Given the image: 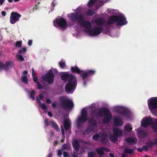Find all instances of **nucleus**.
Here are the masks:
<instances>
[{"label": "nucleus", "instance_id": "nucleus-1", "mask_svg": "<svg viewBox=\"0 0 157 157\" xmlns=\"http://www.w3.org/2000/svg\"><path fill=\"white\" fill-rule=\"evenodd\" d=\"M70 21L72 22L78 21L81 26L86 29H89L91 27V24L89 21L84 19V17L82 14L79 15L78 12L69 13L67 15Z\"/></svg>", "mask_w": 157, "mask_h": 157}, {"label": "nucleus", "instance_id": "nucleus-2", "mask_svg": "<svg viewBox=\"0 0 157 157\" xmlns=\"http://www.w3.org/2000/svg\"><path fill=\"white\" fill-rule=\"evenodd\" d=\"M60 107L65 110H71L74 107L72 101L65 96H61L59 98V103Z\"/></svg>", "mask_w": 157, "mask_h": 157}, {"label": "nucleus", "instance_id": "nucleus-3", "mask_svg": "<svg viewBox=\"0 0 157 157\" xmlns=\"http://www.w3.org/2000/svg\"><path fill=\"white\" fill-rule=\"evenodd\" d=\"M116 23L118 26H122L127 24L128 22L125 17L123 15L111 16L108 20V24L112 25Z\"/></svg>", "mask_w": 157, "mask_h": 157}, {"label": "nucleus", "instance_id": "nucleus-4", "mask_svg": "<svg viewBox=\"0 0 157 157\" xmlns=\"http://www.w3.org/2000/svg\"><path fill=\"white\" fill-rule=\"evenodd\" d=\"M141 125L144 127H147L151 125L153 131L155 132H157V119L153 121L151 117H146L144 120H142Z\"/></svg>", "mask_w": 157, "mask_h": 157}, {"label": "nucleus", "instance_id": "nucleus-5", "mask_svg": "<svg viewBox=\"0 0 157 157\" xmlns=\"http://www.w3.org/2000/svg\"><path fill=\"white\" fill-rule=\"evenodd\" d=\"M149 109L152 113H157V98H151L147 101Z\"/></svg>", "mask_w": 157, "mask_h": 157}, {"label": "nucleus", "instance_id": "nucleus-6", "mask_svg": "<svg viewBox=\"0 0 157 157\" xmlns=\"http://www.w3.org/2000/svg\"><path fill=\"white\" fill-rule=\"evenodd\" d=\"M77 84V79H74L72 81L68 82L65 86L66 92L68 94L72 93L75 89Z\"/></svg>", "mask_w": 157, "mask_h": 157}, {"label": "nucleus", "instance_id": "nucleus-7", "mask_svg": "<svg viewBox=\"0 0 157 157\" xmlns=\"http://www.w3.org/2000/svg\"><path fill=\"white\" fill-rule=\"evenodd\" d=\"M88 113L86 109H82L81 113V116L78 118L77 121V125L79 127L81 123L86 122L88 120Z\"/></svg>", "mask_w": 157, "mask_h": 157}, {"label": "nucleus", "instance_id": "nucleus-8", "mask_svg": "<svg viewBox=\"0 0 157 157\" xmlns=\"http://www.w3.org/2000/svg\"><path fill=\"white\" fill-rule=\"evenodd\" d=\"M14 66V63L11 60L6 61L5 64L0 61V71L3 69L5 71H7L9 70L10 68H12Z\"/></svg>", "mask_w": 157, "mask_h": 157}, {"label": "nucleus", "instance_id": "nucleus-9", "mask_svg": "<svg viewBox=\"0 0 157 157\" xmlns=\"http://www.w3.org/2000/svg\"><path fill=\"white\" fill-rule=\"evenodd\" d=\"M107 110V108L105 107L94 109L92 111L91 115L94 117H102L103 116V113L106 112Z\"/></svg>", "mask_w": 157, "mask_h": 157}, {"label": "nucleus", "instance_id": "nucleus-10", "mask_svg": "<svg viewBox=\"0 0 157 157\" xmlns=\"http://www.w3.org/2000/svg\"><path fill=\"white\" fill-rule=\"evenodd\" d=\"M61 79L65 82H70L74 80V79H77L76 77L72 74H69L68 72H64L61 74Z\"/></svg>", "mask_w": 157, "mask_h": 157}, {"label": "nucleus", "instance_id": "nucleus-11", "mask_svg": "<svg viewBox=\"0 0 157 157\" xmlns=\"http://www.w3.org/2000/svg\"><path fill=\"white\" fill-rule=\"evenodd\" d=\"M21 17V15L17 12L14 11L11 13L10 17V22L11 24H14L19 21V19Z\"/></svg>", "mask_w": 157, "mask_h": 157}, {"label": "nucleus", "instance_id": "nucleus-12", "mask_svg": "<svg viewBox=\"0 0 157 157\" xmlns=\"http://www.w3.org/2000/svg\"><path fill=\"white\" fill-rule=\"evenodd\" d=\"M102 27H94L88 30V33L90 36H95L100 34L102 30Z\"/></svg>", "mask_w": 157, "mask_h": 157}, {"label": "nucleus", "instance_id": "nucleus-13", "mask_svg": "<svg viewBox=\"0 0 157 157\" xmlns=\"http://www.w3.org/2000/svg\"><path fill=\"white\" fill-rule=\"evenodd\" d=\"M97 4L96 9H97L99 6L103 5L102 0H90L87 4L89 8H91L95 4Z\"/></svg>", "mask_w": 157, "mask_h": 157}, {"label": "nucleus", "instance_id": "nucleus-14", "mask_svg": "<svg viewBox=\"0 0 157 157\" xmlns=\"http://www.w3.org/2000/svg\"><path fill=\"white\" fill-rule=\"evenodd\" d=\"M104 115L103 119V122L104 124H107L111 120L112 117V115L110 111L107 109V110L106 112L103 113V115Z\"/></svg>", "mask_w": 157, "mask_h": 157}, {"label": "nucleus", "instance_id": "nucleus-15", "mask_svg": "<svg viewBox=\"0 0 157 157\" xmlns=\"http://www.w3.org/2000/svg\"><path fill=\"white\" fill-rule=\"evenodd\" d=\"M82 74H80V76L82 77L83 81L84 86L86 85V82L85 81V79L90 75H92L95 74V71L93 70H88L86 72H84Z\"/></svg>", "mask_w": 157, "mask_h": 157}, {"label": "nucleus", "instance_id": "nucleus-16", "mask_svg": "<svg viewBox=\"0 0 157 157\" xmlns=\"http://www.w3.org/2000/svg\"><path fill=\"white\" fill-rule=\"evenodd\" d=\"M57 25L61 28L66 27L67 22L63 18L60 17V18L57 19L56 20Z\"/></svg>", "mask_w": 157, "mask_h": 157}, {"label": "nucleus", "instance_id": "nucleus-17", "mask_svg": "<svg viewBox=\"0 0 157 157\" xmlns=\"http://www.w3.org/2000/svg\"><path fill=\"white\" fill-rule=\"evenodd\" d=\"M36 101L37 103L39 104V106L42 108L44 112L45 113H47L48 115L49 116V111L47 112L48 108L46 105L44 103L42 104L38 97H37Z\"/></svg>", "mask_w": 157, "mask_h": 157}, {"label": "nucleus", "instance_id": "nucleus-18", "mask_svg": "<svg viewBox=\"0 0 157 157\" xmlns=\"http://www.w3.org/2000/svg\"><path fill=\"white\" fill-rule=\"evenodd\" d=\"M41 79L42 81H41V82L44 84V86L47 87V85L44 84V82L49 84V71H48L47 74L42 76Z\"/></svg>", "mask_w": 157, "mask_h": 157}, {"label": "nucleus", "instance_id": "nucleus-19", "mask_svg": "<svg viewBox=\"0 0 157 157\" xmlns=\"http://www.w3.org/2000/svg\"><path fill=\"white\" fill-rule=\"evenodd\" d=\"M54 74H57L58 71L56 69H50V84H52L53 82L55 76Z\"/></svg>", "mask_w": 157, "mask_h": 157}, {"label": "nucleus", "instance_id": "nucleus-20", "mask_svg": "<svg viewBox=\"0 0 157 157\" xmlns=\"http://www.w3.org/2000/svg\"><path fill=\"white\" fill-rule=\"evenodd\" d=\"M70 71L73 73H76L78 74H82L84 72V71L80 70L77 66H71Z\"/></svg>", "mask_w": 157, "mask_h": 157}, {"label": "nucleus", "instance_id": "nucleus-21", "mask_svg": "<svg viewBox=\"0 0 157 157\" xmlns=\"http://www.w3.org/2000/svg\"><path fill=\"white\" fill-rule=\"evenodd\" d=\"M113 123L116 126H121L123 124V122L121 118L116 117L113 119Z\"/></svg>", "mask_w": 157, "mask_h": 157}, {"label": "nucleus", "instance_id": "nucleus-22", "mask_svg": "<svg viewBox=\"0 0 157 157\" xmlns=\"http://www.w3.org/2000/svg\"><path fill=\"white\" fill-rule=\"evenodd\" d=\"M117 111L123 116H128L129 115V112L126 109L122 108L117 109Z\"/></svg>", "mask_w": 157, "mask_h": 157}, {"label": "nucleus", "instance_id": "nucleus-23", "mask_svg": "<svg viewBox=\"0 0 157 157\" xmlns=\"http://www.w3.org/2000/svg\"><path fill=\"white\" fill-rule=\"evenodd\" d=\"M72 145L74 150L76 152H78L80 149V145L78 140H73Z\"/></svg>", "mask_w": 157, "mask_h": 157}, {"label": "nucleus", "instance_id": "nucleus-24", "mask_svg": "<svg viewBox=\"0 0 157 157\" xmlns=\"http://www.w3.org/2000/svg\"><path fill=\"white\" fill-rule=\"evenodd\" d=\"M113 134L118 137L121 136L123 133V132L121 129L119 128H113Z\"/></svg>", "mask_w": 157, "mask_h": 157}, {"label": "nucleus", "instance_id": "nucleus-25", "mask_svg": "<svg viewBox=\"0 0 157 157\" xmlns=\"http://www.w3.org/2000/svg\"><path fill=\"white\" fill-rule=\"evenodd\" d=\"M109 150V149L104 147H101L100 148H97L96 149V151L100 155H104V152L103 151H104Z\"/></svg>", "mask_w": 157, "mask_h": 157}, {"label": "nucleus", "instance_id": "nucleus-26", "mask_svg": "<svg viewBox=\"0 0 157 157\" xmlns=\"http://www.w3.org/2000/svg\"><path fill=\"white\" fill-rule=\"evenodd\" d=\"M70 126L69 120L67 119H65L63 122V126L65 131L68 130Z\"/></svg>", "mask_w": 157, "mask_h": 157}, {"label": "nucleus", "instance_id": "nucleus-27", "mask_svg": "<svg viewBox=\"0 0 157 157\" xmlns=\"http://www.w3.org/2000/svg\"><path fill=\"white\" fill-rule=\"evenodd\" d=\"M96 24L98 26H101L103 25L105 21L101 18H99L97 19L95 21Z\"/></svg>", "mask_w": 157, "mask_h": 157}, {"label": "nucleus", "instance_id": "nucleus-28", "mask_svg": "<svg viewBox=\"0 0 157 157\" xmlns=\"http://www.w3.org/2000/svg\"><path fill=\"white\" fill-rule=\"evenodd\" d=\"M138 134L141 138H144L147 135V132L144 130H141L138 132Z\"/></svg>", "mask_w": 157, "mask_h": 157}, {"label": "nucleus", "instance_id": "nucleus-29", "mask_svg": "<svg viewBox=\"0 0 157 157\" xmlns=\"http://www.w3.org/2000/svg\"><path fill=\"white\" fill-rule=\"evenodd\" d=\"M88 123L90 125L94 127H95L97 124V121L93 118L90 119L89 120Z\"/></svg>", "mask_w": 157, "mask_h": 157}, {"label": "nucleus", "instance_id": "nucleus-30", "mask_svg": "<svg viewBox=\"0 0 157 157\" xmlns=\"http://www.w3.org/2000/svg\"><path fill=\"white\" fill-rule=\"evenodd\" d=\"M125 141L128 143L131 144L132 143H135L137 141L136 139L133 138L132 137H129L126 138Z\"/></svg>", "mask_w": 157, "mask_h": 157}, {"label": "nucleus", "instance_id": "nucleus-31", "mask_svg": "<svg viewBox=\"0 0 157 157\" xmlns=\"http://www.w3.org/2000/svg\"><path fill=\"white\" fill-rule=\"evenodd\" d=\"M106 134H102L101 137V142L103 144L106 143L108 141V139L105 137Z\"/></svg>", "mask_w": 157, "mask_h": 157}, {"label": "nucleus", "instance_id": "nucleus-32", "mask_svg": "<svg viewBox=\"0 0 157 157\" xmlns=\"http://www.w3.org/2000/svg\"><path fill=\"white\" fill-rule=\"evenodd\" d=\"M136 147H133L132 149L125 148L124 149V152L126 154H128L131 155L134 150H135Z\"/></svg>", "mask_w": 157, "mask_h": 157}, {"label": "nucleus", "instance_id": "nucleus-33", "mask_svg": "<svg viewBox=\"0 0 157 157\" xmlns=\"http://www.w3.org/2000/svg\"><path fill=\"white\" fill-rule=\"evenodd\" d=\"M109 138L112 142L114 143L117 142L118 140V137L113 134L110 136Z\"/></svg>", "mask_w": 157, "mask_h": 157}, {"label": "nucleus", "instance_id": "nucleus-34", "mask_svg": "<svg viewBox=\"0 0 157 157\" xmlns=\"http://www.w3.org/2000/svg\"><path fill=\"white\" fill-rule=\"evenodd\" d=\"M94 128L95 127H93L92 126H90L89 125L86 128L85 131L87 133V134H89L91 132H92L94 130Z\"/></svg>", "mask_w": 157, "mask_h": 157}, {"label": "nucleus", "instance_id": "nucleus-35", "mask_svg": "<svg viewBox=\"0 0 157 157\" xmlns=\"http://www.w3.org/2000/svg\"><path fill=\"white\" fill-rule=\"evenodd\" d=\"M21 81L27 85L28 83L29 79L27 78V76H23L21 78Z\"/></svg>", "mask_w": 157, "mask_h": 157}, {"label": "nucleus", "instance_id": "nucleus-36", "mask_svg": "<svg viewBox=\"0 0 157 157\" xmlns=\"http://www.w3.org/2000/svg\"><path fill=\"white\" fill-rule=\"evenodd\" d=\"M94 11L93 9H89L86 12V15L87 16H91L93 15Z\"/></svg>", "mask_w": 157, "mask_h": 157}, {"label": "nucleus", "instance_id": "nucleus-37", "mask_svg": "<svg viewBox=\"0 0 157 157\" xmlns=\"http://www.w3.org/2000/svg\"><path fill=\"white\" fill-rule=\"evenodd\" d=\"M125 130L128 132H131L132 129V127L129 124H126L124 127Z\"/></svg>", "mask_w": 157, "mask_h": 157}, {"label": "nucleus", "instance_id": "nucleus-38", "mask_svg": "<svg viewBox=\"0 0 157 157\" xmlns=\"http://www.w3.org/2000/svg\"><path fill=\"white\" fill-rule=\"evenodd\" d=\"M27 48L26 47H23L21 48V50L18 52V53L20 54H25L27 51Z\"/></svg>", "mask_w": 157, "mask_h": 157}, {"label": "nucleus", "instance_id": "nucleus-39", "mask_svg": "<svg viewBox=\"0 0 157 157\" xmlns=\"http://www.w3.org/2000/svg\"><path fill=\"white\" fill-rule=\"evenodd\" d=\"M52 125L53 128H54L56 131H58L59 130V127L58 125L54 121L52 122Z\"/></svg>", "mask_w": 157, "mask_h": 157}, {"label": "nucleus", "instance_id": "nucleus-40", "mask_svg": "<svg viewBox=\"0 0 157 157\" xmlns=\"http://www.w3.org/2000/svg\"><path fill=\"white\" fill-rule=\"evenodd\" d=\"M35 94L36 92L33 90H32L30 92V98L33 100H34L35 99L34 95Z\"/></svg>", "mask_w": 157, "mask_h": 157}, {"label": "nucleus", "instance_id": "nucleus-41", "mask_svg": "<svg viewBox=\"0 0 157 157\" xmlns=\"http://www.w3.org/2000/svg\"><path fill=\"white\" fill-rule=\"evenodd\" d=\"M146 144L149 148H151L154 145V143L151 140L147 143Z\"/></svg>", "mask_w": 157, "mask_h": 157}, {"label": "nucleus", "instance_id": "nucleus-42", "mask_svg": "<svg viewBox=\"0 0 157 157\" xmlns=\"http://www.w3.org/2000/svg\"><path fill=\"white\" fill-rule=\"evenodd\" d=\"M59 65L60 68H64L66 67L65 63L63 61L60 62L59 63Z\"/></svg>", "mask_w": 157, "mask_h": 157}, {"label": "nucleus", "instance_id": "nucleus-43", "mask_svg": "<svg viewBox=\"0 0 157 157\" xmlns=\"http://www.w3.org/2000/svg\"><path fill=\"white\" fill-rule=\"evenodd\" d=\"M100 137V135L98 134H95L93 136L92 139L93 140L97 141L98 140V138Z\"/></svg>", "mask_w": 157, "mask_h": 157}, {"label": "nucleus", "instance_id": "nucleus-44", "mask_svg": "<svg viewBox=\"0 0 157 157\" xmlns=\"http://www.w3.org/2000/svg\"><path fill=\"white\" fill-rule=\"evenodd\" d=\"M95 152L94 151H91L88 153V157H94L95 155Z\"/></svg>", "mask_w": 157, "mask_h": 157}, {"label": "nucleus", "instance_id": "nucleus-45", "mask_svg": "<svg viewBox=\"0 0 157 157\" xmlns=\"http://www.w3.org/2000/svg\"><path fill=\"white\" fill-rule=\"evenodd\" d=\"M22 41H17L15 44V46L18 48H21L22 46Z\"/></svg>", "mask_w": 157, "mask_h": 157}, {"label": "nucleus", "instance_id": "nucleus-46", "mask_svg": "<svg viewBox=\"0 0 157 157\" xmlns=\"http://www.w3.org/2000/svg\"><path fill=\"white\" fill-rule=\"evenodd\" d=\"M62 148L64 150H68L69 147L67 144H64L62 146Z\"/></svg>", "mask_w": 157, "mask_h": 157}, {"label": "nucleus", "instance_id": "nucleus-47", "mask_svg": "<svg viewBox=\"0 0 157 157\" xmlns=\"http://www.w3.org/2000/svg\"><path fill=\"white\" fill-rule=\"evenodd\" d=\"M38 88L39 90H41L43 88V86L39 82H36Z\"/></svg>", "mask_w": 157, "mask_h": 157}, {"label": "nucleus", "instance_id": "nucleus-48", "mask_svg": "<svg viewBox=\"0 0 157 157\" xmlns=\"http://www.w3.org/2000/svg\"><path fill=\"white\" fill-rule=\"evenodd\" d=\"M33 80L36 83L37 82H38V78L37 77V75H36V76H33Z\"/></svg>", "mask_w": 157, "mask_h": 157}, {"label": "nucleus", "instance_id": "nucleus-49", "mask_svg": "<svg viewBox=\"0 0 157 157\" xmlns=\"http://www.w3.org/2000/svg\"><path fill=\"white\" fill-rule=\"evenodd\" d=\"M48 119L46 118L44 120V124H45V125L46 127L48 126L49 125V122L48 121Z\"/></svg>", "mask_w": 157, "mask_h": 157}, {"label": "nucleus", "instance_id": "nucleus-50", "mask_svg": "<svg viewBox=\"0 0 157 157\" xmlns=\"http://www.w3.org/2000/svg\"><path fill=\"white\" fill-rule=\"evenodd\" d=\"M18 58L21 61H23L25 60L24 58L21 55H18Z\"/></svg>", "mask_w": 157, "mask_h": 157}, {"label": "nucleus", "instance_id": "nucleus-51", "mask_svg": "<svg viewBox=\"0 0 157 157\" xmlns=\"http://www.w3.org/2000/svg\"><path fill=\"white\" fill-rule=\"evenodd\" d=\"M58 155L59 157H60L62 154V150H59L57 152Z\"/></svg>", "mask_w": 157, "mask_h": 157}, {"label": "nucleus", "instance_id": "nucleus-52", "mask_svg": "<svg viewBox=\"0 0 157 157\" xmlns=\"http://www.w3.org/2000/svg\"><path fill=\"white\" fill-rule=\"evenodd\" d=\"M61 131L62 133V135L63 136H64V137H65V132H64V130L62 126L61 125Z\"/></svg>", "mask_w": 157, "mask_h": 157}, {"label": "nucleus", "instance_id": "nucleus-53", "mask_svg": "<svg viewBox=\"0 0 157 157\" xmlns=\"http://www.w3.org/2000/svg\"><path fill=\"white\" fill-rule=\"evenodd\" d=\"M32 76H36L37 75L36 73V72L35 71V70L34 69V68H33L32 69Z\"/></svg>", "mask_w": 157, "mask_h": 157}, {"label": "nucleus", "instance_id": "nucleus-54", "mask_svg": "<svg viewBox=\"0 0 157 157\" xmlns=\"http://www.w3.org/2000/svg\"><path fill=\"white\" fill-rule=\"evenodd\" d=\"M56 103L57 102L56 101L55 102H53L52 103V107L54 108H55L56 107Z\"/></svg>", "mask_w": 157, "mask_h": 157}, {"label": "nucleus", "instance_id": "nucleus-55", "mask_svg": "<svg viewBox=\"0 0 157 157\" xmlns=\"http://www.w3.org/2000/svg\"><path fill=\"white\" fill-rule=\"evenodd\" d=\"M55 5H56V4H55V2L54 1H53L52 2V5L53 6V7L51 9V11H52L54 9V8L55 7Z\"/></svg>", "mask_w": 157, "mask_h": 157}, {"label": "nucleus", "instance_id": "nucleus-56", "mask_svg": "<svg viewBox=\"0 0 157 157\" xmlns=\"http://www.w3.org/2000/svg\"><path fill=\"white\" fill-rule=\"evenodd\" d=\"M68 155L67 152L66 151H64L63 153V156L64 157H67Z\"/></svg>", "mask_w": 157, "mask_h": 157}, {"label": "nucleus", "instance_id": "nucleus-57", "mask_svg": "<svg viewBox=\"0 0 157 157\" xmlns=\"http://www.w3.org/2000/svg\"><path fill=\"white\" fill-rule=\"evenodd\" d=\"M142 148H143V150H144L145 151H147L148 150L147 147V146H145V145L143 146Z\"/></svg>", "mask_w": 157, "mask_h": 157}, {"label": "nucleus", "instance_id": "nucleus-58", "mask_svg": "<svg viewBox=\"0 0 157 157\" xmlns=\"http://www.w3.org/2000/svg\"><path fill=\"white\" fill-rule=\"evenodd\" d=\"M33 41L32 40H29L28 42V45L29 46H31L32 45Z\"/></svg>", "mask_w": 157, "mask_h": 157}, {"label": "nucleus", "instance_id": "nucleus-59", "mask_svg": "<svg viewBox=\"0 0 157 157\" xmlns=\"http://www.w3.org/2000/svg\"><path fill=\"white\" fill-rule=\"evenodd\" d=\"M28 74V72L27 71H23L22 75L24 76H27Z\"/></svg>", "mask_w": 157, "mask_h": 157}, {"label": "nucleus", "instance_id": "nucleus-60", "mask_svg": "<svg viewBox=\"0 0 157 157\" xmlns=\"http://www.w3.org/2000/svg\"><path fill=\"white\" fill-rule=\"evenodd\" d=\"M72 157H77V153L76 152H74L72 155Z\"/></svg>", "mask_w": 157, "mask_h": 157}, {"label": "nucleus", "instance_id": "nucleus-61", "mask_svg": "<svg viewBox=\"0 0 157 157\" xmlns=\"http://www.w3.org/2000/svg\"><path fill=\"white\" fill-rule=\"evenodd\" d=\"M137 150L140 152H142L143 150V148H137Z\"/></svg>", "mask_w": 157, "mask_h": 157}, {"label": "nucleus", "instance_id": "nucleus-62", "mask_svg": "<svg viewBox=\"0 0 157 157\" xmlns=\"http://www.w3.org/2000/svg\"><path fill=\"white\" fill-rule=\"evenodd\" d=\"M1 14H2V16H3V17H5L6 15V13L4 11H2Z\"/></svg>", "mask_w": 157, "mask_h": 157}, {"label": "nucleus", "instance_id": "nucleus-63", "mask_svg": "<svg viewBox=\"0 0 157 157\" xmlns=\"http://www.w3.org/2000/svg\"><path fill=\"white\" fill-rule=\"evenodd\" d=\"M39 96L41 100H42L44 98V96L41 94H40Z\"/></svg>", "mask_w": 157, "mask_h": 157}, {"label": "nucleus", "instance_id": "nucleus-64", "mask_svg": "<svg viewBox=\"0 0 157 157\" xmlns=\"http://www.w3.org/2000/svg\"><path fill=\"white\" fill-rule=\"evenodd\" d=\"M4 1L5 0H0V6H1L3 4Z\"/></svg>", "mask_w": 157, "mask_h": 157}]
</instances>
